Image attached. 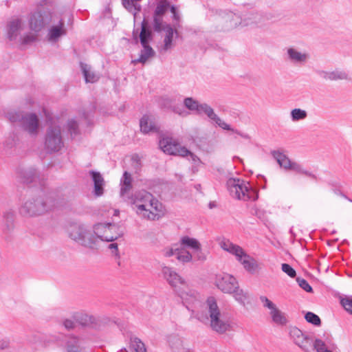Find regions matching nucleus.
I'll return each instance as SVG.
<instances>
[{
	"label": "nucleus",
	"instance_id": "nucleus-51",
	"mask_svg": "<svg viewBox=\"0 0 352 352\" xmlns=\"http://www.w3.org/2000/svg\"><path fill=\"white\" fill-rule=\"evenodd\" d=\"M153 29L155 32H160L163 29V16L153 14Z\"/></svg>",
	"mask_w": 352,
	"mask_h": 352
},
{
	"label": "nucleus",
	"instance_id": "nucleus-46",
	"mask_svg": "<svg viewBox=\"0 0 352 352\" xmlns=\"http://www.w3.org/2000/svg\"><path fill=\"white\" fill-rule=\"evenodd\" d=\"M291 118L293 122L305 120L307 117V113L305 110L301 109H294L290 113Z\"/></svg>",
	"mask_w": 352,
	"mask_h": 352
},
{
	"label": "nucleus",
	"instance_id": "nucleus-28",
	"mask_svg": "<svg viewBox=\"0 0 352 352\" xmlns=\"http://www.w3.org/2000/svg\"><path fill=\"white\" fill-rule=\"evenodd\" d=\"M269 314L272 321L276 324L285 326L288 323L287 314L281 311L278 307L272 311H270Z\"/></svg>",
	"mask_w": 352,
	"mask_h": 352
},
{
	"label": "nucleus",
	"instance_id": "nucleus-61",
	"mask_svg": "<svg viewBox=\"0 0 352 352\" xmlns=\"http://www.w3.org/2000/svg\"><path fill=\"white\" fill-rule=\"evenodd\" d=\"M19 142V139L16 137V134H11L6 141V145L10 148L14 146L17 142Z\"/></svg>",
	"mask_w": 352,
	"mask_h": 352
},
{
	"label": "nucleus",
	"instance_id": "nucleus-23",
	"mask_svg": "<svg viewBox=\"0 0 352 352\" xmlns=\"http://www.w3.org/2000/svg\"><path fill=\"white\" fill-rule=\"evenodd\" d=\"M140 126L141 131L145 134L158 131V127L155 124L154 118L147 115L143 116L140 119Z\"/></svg>",
	"mask_w": 352,
	"mask_h": 352
},
{
	"label": "nucleus",
	"instance_id": "nucleus-9",
	"mask_svg": "<svg viewBox=\"0 0 352 352\" xmlns=\"http://www.w3.org/2000/svg\"><path fill=\"white\" fill-rule=\"evenodd\" d=\"M177 294L189 311H194V308L201 302L200 295L195 290L189 288L187 284L186 287L177 289Z\"/></svg>",
	"mask_w": 352,
	"mask_h": 352
},
{
	"label": "nucleus",
	"instance_id": "nucleus-15",
	"mask_svg": "<svg viewBox=\"0 0 352 352\" xmlns=\"http://www.w3.org/2000/svg\"><path fill=\"white\" fill-rule=\"evenodd\" d=\"M162 272L163 277L166 280L168 284L174 288L177 293V289L186 287V281L181 277L173 268L167 266L162 267Z\"/></svg>",
	"mask_w": 352,
	"mask_h": 352
},
{
	"label": "nucleus",
	"instance_id": "nucleus-2",
	"mask_svg": "<svg viewBox=\"0 0 352 352\" xmlns=\"http://www.w3.org/2000/svg\"><path fill=\"white\" fill-rule=\"evenodd\" d=\"M54 207V201L47 195H36L26 198L19 208L21 216L26 218L43 215Z\"/></svg>",
	"mask_w": 352,
	"mask_h": 352
},
{
	"label": "nucleus",
	"instance_id": "nucleus-47",
	"mask_svg": "<svg viewBox=\"0 0 352 352\" xmlns=\"http://www.w3.org/2000/svg\"><path fill=\"white\" fill-rule=\"evenodd\" d=\"M134 0H122V3L129 12L135 14L140 10V6L134 3Z\"/></svg>",
	"mask_w": 352,
	"mask_h": 352
},
{
	"label": "nucleus",
	"instance_id": "nucleus-8",
	"mask_svg": "<svg viewBox=\"0 0 352 352\" xmlns=\"http://www.w3.org/2000/svg\"><path fill=\"white\" fill-rule=\"evenodd\" d=\"M45 148L50 152H56L63 146L60 127L58 125H51L46 131Z\"/></svg>",
	"mask_w": 352,
	"mask_h": 352
},
{
	"label": "nucleus",
	"instance_id": "nucleus-58",
	"mask_svg": "<svg viewBox=\"0 0 352 352\" xmlns=\"http://www.w3.org/2000/svg\"><path fill=\"white\" fill-rule=\"evenodd\" d=\"M37 35L33 33H29L25 35L21 38V43L23 45H28L33 42H34L36 40Z\"/></svg>",
	"mask_w": 352,
	"mask_h": 352
},
{
	"label": "nucleus",
	"instance_id": "nucleus-50",
	"mask_svg": "<svg viewBox=\"0 0 352 352\" xmlns=\"http://www.w3.org/2000/svg\"><path fill=\"white\" fill-rule=\"evenodd\" d=\"M313 346L317 352H332L327 348L324 342L320 339H316L313 344Z\"/></svg>",
	"mask_w": 352,
	"mask_h": 352
},
{
	"label": "nucleus",
	"instance_id": "nucleus-49",
	"mask_svg": "<svg viewBox=\"0 0 352 352\" xmlns=\"http://www.w3.org/2000/svg\"><path fill=\"white\" fill-rule=\"evenodd\" d=\"M131 348L133 352H146L144 344L137 338L132 340Z\"/></svg>",
	"mask_w": 352,
	"mask_h": 352
},
{
	"label": "nucleus",
	"instance_id": "nucleus-5",
	"mask_svg": "<svg viewBox=\"0 0 352 352\" xmlns=\"http://www.w3.org/2000/svg\"><path fill=\"white\" fill-rule=\"evenodd\" d=\"M227 188L230 195L237 199L249 201L258 199L256 191L249 186L248 183L239 179L230 178L228 179Z\"/></svg>",
	"mask_w": 352,
	"mask_h": 352
},
{
	"label": "nucleus",
	"instance_id": "nucleus-30",
	"mask_svg": "<svg viewBox=\"0 0 352 352\" xmlns=\"http://www.w3.org/2000/svg\"><path fill=\"white\" fill-rule=\"evenodd\" d=\"M86 232L87 233L84 235L83 238H82V239L80 240L78 243L83 246L92 248L98 243L97 236H96L94 232V228L91 229L88 228Z\"/></svg>",
	"mask_w": 352,
	"mask_h": 352
},
{
	"label": "nucleus",
	"instance_id": "nucleus-3",
	"mask_svg": "<svg viewBox=\"0 0 352 352\" xmlns=\"http://www.w3.org/2000/svg\"><path fill=\"white\" fill-rule=\"evenodd\" d=\"M208 317L197 316V318L202 322H208L211 329L220 334L232 329L230 320L221 312L216 300L213 297L208 298L206 302Z\"/></svg>",
	"mask_w": 352,
	"mask_h": 352
},
{
	"label": "nucleus",
	"instance_id": "nucleus-12",
	"mask_svg": "<svg viewBox=\"0 0 352 352\" xmlns=\"http://www.w3.org/2000/svg\"><path fill=\"white\" fill-rule=\"evenodd\" d=\"M159 144L161 149L168 155L184 157L189 153V150L186 147L181 146L171 138L166 137L162 138L160 140Z\"/></svg>",
	"mask_w": 352,
	"mask_h": 352
},
{
	"label": "nucleus",
	"instance_id": "nucleus-33",
	"mask_svg": "<svg viewBox=\"0 0 352 352\" xmlns=\"http://www.w3.org/2000/svg\"><path fill=\"white\" fill-rule=\"evenodd\" d=\"M143 49L140 52V57L133 60V63H140L144 64L148 58L153 57L155 56V51L153 48L149 45V44H146L144 45H142Z\"/></svg>",
	"mask_w": 352,
	"mask_h": 352
},
{
	"label": "nucleus",
	"instance_id": "nucleus-18",
	"mask_svg": "<svg viewBox=\"0 0 352 352\" xmlns=\"http://www.w3.org/2000/svg\"><path fill=\"white\" fill-rule=\"evenodd\" d=\"M168 342L174 352H191L192 351L190 343L177 334L170 335Z\"/></svg>",
	"mask_w": 352,
	"mask_h": 352
},
{
	"label": "nucleus",
	"instance_id": "nucleus-36",
	"mask_svg": "<svg viewBox=\"0 0 352 352\" xmlns=\"http://www.w3.org/2000/svg\"><path fill=\"white\" fill-rule=\"evenodd\" d=\"M80 67L86 82L93 83L98 81L99 76L92 71L89 65L81 63Z\"/></svg>",
	"mask_w": 352,
	"mask_h": 352
},
{
	"label": "nucleus",
	"instance_id": "nucleus-44",
	"mask_svg": "<svg viewBox=\"0 0 352 352\" xmlns=\"http://www.w3.org/2000/svg\"><path fill=\"white\" fill-rule=\"evenodd\" d=\"M298 174H302L312 179H316V176L308 170H305L302 166L297 162H293L289 169Z\"/></svg>",
	"mask_w": 352,
	"mask_h": 352
},
{
	"label": "nucleus",
	"instance_id": "nucleus-40",
	"mask_svg": "<svg viewBox=\"0 0 352 352\" xmlns=\"http://www.w3.org/2000/svg\"><path fill=\"white\" fill-rule=\"evenodd\" d=\"M37 170L34 168H28L23 169L20 172L21 177L23 181L26 183H30L34 181L37 177Z\"/></svg>",
	"mask_w": 352,
	"mask_h": 352
},
{
	"label": "nucleus",
	"instance_id": "nucleus-17",
	"mask_svg": "<svg viewBox=\"0 0 352 352\" xmlns=\"http://www.w3.org/2000/svg\"><path fill=\"white\" fill-rule=\"evenodd\" d=\"M318 76L326 81H340L349 79V74L341 68H336L333 70H320Z\"/></svg>",
	"mask_w": 352,
	"mask_h": 352
},
{
	"label": "nucleus",
	"instance_id": "nucleus-43",
	"mask_svg": "<svg viewBox=\"0 0 352 352\" xmlns=\"http://www.w3.org/2000/svg\"><path fill=\"white\" fill-rule=\"evenodd\" d=\"M184 104L188 109L196 111L197 113H198L199 107L201 106V103L191 97L186 98L184 100Z\"/></svg>",
	"mask_w": 352,
	"mask_h": 352
},
{
	"label": "nucleus",
	"instance_id": "nucleus-64",
	"mask_svg": "<svg viewBox=\"0 0 352 352\" xmlns=\"http://www.w3.org/2000/svg\"><path fill=\"white\" fill-rule=\"evenodd\" d=\"M109 248L111 250L112 253L116 254V255H118V244L117 243H111L109 245Z\"/></svg>",
	"mask_w": 352,
	"mask_h": 352
},
{
	"label": "nucleus",
	"instance_id": "nucleus-29",
	"mask_svg": "<svg viewBox=\"0 0 352 352\" xmlns=\"http://www.w3.org/2000/svg\"><path fill=\"white\" fill-rule=\"evenodd\" d=\"M94 184V192L97 196H100L103 194V186L104 184V181L101 175V174L98 172H95L94 170L90 172Z\"/></svg>",
	"mask_w": 352,
	"mask_h": 352
},
{
	"label": "nucleus",
	"instance_id": "nucleus-32",
	"mask_svg": "<svg viewBox=\"0 0 352 352\" xmlns=\"http://www.w3.org/2000/svg\"><path fill=\"white\" fill-rule=\"evenodd\" d=\"M236 301L243 306H245L248 302L250 299V294L248 292L241 289L239 284L237 285V289H234V292L231 294Z\"/></svg>",
	"mask_w": 352,
	"mask_h": 352
},
{
	"label": "nucleus",
	"instance_id": "nucleus-38",
	"mask_svg": "<svg viewBox=\"0 0 352 352\" xmlns=\"http://www.w3.org/2000/svg\"><path fill=\"white\" fill-rule=\"evenodd\" d=\"M176 258L183 263H188L192 260V254L186 250L182 245L177 244V250L176 252Z\"/></svg>",
	"mask_w": 352,
	"mask_h": 352
},
{
	"label": "nucleus",
	"instance_id": "nucleus-54",
	"mask_svg": "<svg viewBox=\"0 0 352 352\" xmlns=\"http://www.w3.org/2000/svg\"><path fill=\"white\" fill-rule=\"evenodd\" d=\"M259 298L263 304V306L265 308L269 309L270 311H272L273 310L277 308L276 305L272 301L268 299L266 296H260Z\"/></svg>",
	"mask_w": 352,
	"mask_h": 352
},
{
	"label": "nucleus",
	"instance_id": "nucleus-63",
	"mask_svg": "<svg viewBox=\"0 0 352 352\" xmlns=\"http://www.w3.org/2000/svg\"><path fill=\"white\" fill-rule=\"evenodd\" d=\"M169 8L170 9V12L173 13V19L177 21L179 20V16L177 12L176 7L175 6H170Z\"/></svg>",
	"mask_w": 352,
	"mask_h": 352
},
{
	"label": "nucleus",
	"instance_id": "nucleus-14",
	"mask_svg": "<svg viewBox=\"0 0 352 352\" xmlns=\"http://www.w3.org/2000/svg\"><path fill=\"white\" fill-rule=\"evenodd\" d=\"M289 335L293 342L301 349L306 352L312 351L311 340L300 329L296 327H291L289 329Z\"/></svg>",
	"mask_w": 352,
	"mask_h": 352
},
{
	"label": "nucleus",
	"instance_id": "nucleus-53",
	"mask_svg": "<svg viewBox=\"0 0 352 352\" xmlns=\"http://www.w3.org/2000/svg\"><path fill=\"white\" fill-rule=\"evenodd\" d=\"M177 250V244H174L171 246L164 248L162 250V254L164 257H171L173 256H176V252Z\"/></svg>",
	"mask_w": 352,
	"mask_h": 352
},
{
	"label": "nucleus",
	"instance_id": "nucleus-39",
	"mask_svg": "<svg viewBox=\"0 0 352 352\" xmlns=\"http://www.w3.org/2000/svg\"><path fill=\"white\" fill-rule=\"evenodd\" d=\"M180 245L183 247L186 246L191 248L195 252H198L201 250L199 242L197 239L188 236L182 237Z\"/></svg>",
	"mask_w": 352,
	"mask_h": 352
},
{
	"label": "nucleus",
	"instance_id": "nucleus-7",
	"mask_svg": "<svg viewBox=\"0 0 352 352\" xmlns=\"http://www.w3.org/2000/svg\"><path fill=\"white\" fill-rule=\"evenodd\" d=\"M57 340L65 352H85L88 348L84 338L73 334L65 336L62 339L58 336Z\"/></svg>",
	"mask_w": 352,
	"mask_h": 352
},
{
	"label": "nucleus",
	"instance_id": "nucleus-41",
	"mask_svg": "<svg viewBox=\"0 0 352 352\" xmlns=\"http://www.w3.org/2000/svg\"><path fill=\"white\" fill-rule=\"evenodd\" d=\"M252 21L250 22H246V25H255L258 26H262L265 24V21L270 19V17L267 14H263L259 12H252Z\"/></svg>",
	"mask_w": 352,
	"mask_h": 352
},
{
	"label": "nucleus",
	"instance_id": "nucleus-27",
	"mask_svg": "<svg viewBox=\"0 0 352 352\" xmlns=\"http://www.w3.org/2000/svg\"><path fill=\"white\" fill-rule=\"evenodd\" d=\"M221 248L236 256V260L240 257L242 254L245 252L243 249L238 245L234 244L229 240H223L220 243Z\"/></svg>",
	"mask_w": 352,
	"mask_h": 352
},
{
	"label": "nucleus",
	"instance_id": "nucleus-55",
	"mask_svg": "<svg viewBox=\"0 0 352 352\" xmlns=\"http://www.w3.org/2000/svg\"><path fill=\"white\" fill-rule=\"evenodd\" d=\"M68 130L72 136H75L78 133V124L74 120H70L67 123Z\"/></svg>",
	"mask_w": 352,
	"mask_h": 352
},
{
	"label": "nucleus",
	"instance_id": "nucleus-20",
	"mask_svg": "<svg viewBox=\"0 0 352 352\" xmlns=\"http://www.w3.org/2000/svg\"><path fill=\"white\" fill-rule=\"evenodd\" d=\"M226 22H229V25L228 29L236 28L238 25H241L243 27L248 26L249 25H246V22H250L252 21V12L247 13L243 14V16H240L234 14L231 12L227 14L226 17Z\"/></svg>",
	"mask_w": 352,
	"mask_h": 352
},
{
	"label": "nucleus",
	"instance_id": "nucleus-52",
	"mask_svg": "<svg viewBox=\"0 0 352 352\" xmlns=\"http://www.w3.org/2000/svg\"><path fill=\"white\" fill-rule=\"evenodd\" d=\"M305 320L316 326H319L321 324L320 318L316 314L312 312H307L305 316Z\"/></svg>",
	"mask_w": 352,
	"mask_h": 352
},
{
	"label": "nucleus",
	"instance_id": "nucleus-21",
	"mask_svg": "<svg viewBox=\"0 0 352 352\" xmlns=\"http://www.w3.org/2000/svg\"><path fill=\"white\" fill-rule=\"evenodd\" d=\"M67 30L65 27V22L60 19L58 24L52 26L48 31L47 39L50 42H56L58 39L66 35Z\"/></svg>",
	"mask_w": 352,
	"mask_h": 352
},
{
	"label": "nucleus",
	"instance_id": "nucleus-57",
	"mask_svg": "<svg viewBox=\"0 0 352 352\" xmlns=\"http://www.w3.org/2000/svg\"><path fill=\"white\" fill-rule=\"evenodd\" d=\"M281 269L283 272L287 274L289 277L294 278L296 275L294 269L287 263H283L281 265Z\"/></svg>",
	"mask_w": 352,
	"mask_h": 352
},
{
	"label": "nucleus",
	"instance_id": "nucleus-24",
	"mask_svg": "<svg viewBox=\"0 0 352 352\" xmlns=\"http://www.w3.org/2000/svg\"><path fill=\"white\" fill-rule=\"evenodd\" d=\"M109 223H98L94 227V232L97 236V242L100 241H112L113 236L109 235Z\"/></svg>",
	"mask_w": 352,
	"mask_h": 352
},
{
	"label": "nucleus",
	"instance_id": "nucleus-1",
	"mask_svg": "<svg viewBox=\"0 0 352 352\" xmlns=\"http://www.w3.org/2000/svg\"><path fill=\"white\" fill-rule=\"evenodd\" d=\"M132 210L141 218L156 221L162 217V205L151 193L142 190L131 199Z\"/></svg>",
	"mask_w": 352,
	"mask_h": 352
},
{
	"label": "nucleus",
	"instance_id": "nucleus-35",
	"mask_svg": "<svg viewBox=\"0 0 352 352\" xmlns=\"http://www.w3.org/2000/svg\"><path fill=\"white\" fill-rule=\"evenodd\" d=\"M152 39V32L148 27L147 21L144 19L141 24V32L140 34V40L142 45L148 44Z\"/></svg>",
	"mask_w": 352,
	"mask_h": 352
},
{
	"label": "nucleus",
	"instance_id": "nucleus-22",
	"mask_svg": "<svg viewBox=\"0 0 352 352\" xmlns=\"http://www.w3.org/2000/svg\"><path fill=\"white\" fill-rule=\"evenodd\" d=\"M22 30V21L20 19L11 20L7 26L8 38L10 41L16 40Z\"/></svg>",
	"mask_w": 352,
	"mask_h": 352
},
{
	"label": "nucleus",
	"instance_id": "nucleus-45",
	"mask_svg": "<svg viewBox=\"0 0 352 352\" xmlns=\"http://www.w3.org/2000/svg\"><path fill=\"white\" fill-rule=\"evenodd\" d=\"M170 8V3L166 0H160L156 6L154 13L155 15L163 16L166 14L168 8Z\"/></svg>",
	"mask_w": 352,
	"mask_h": 352
},
{
	"label": "nucleus",
	"instance_id": "nucleus-6",
	"mask_svg": "<svg viewBox=\"0 0 352 352\" xmlns=\"http://www.w3.org/2000/svg\"><path fill=\"white\" fill-rule=\"evenodd\" d=\"M72 318L76 323L94 329H100L110 322V319L108 317L94 316L84 312H75L72 314Z\"/></svg>",
	"mask_w": 352,
	"mask_h": 352
},
{
	"label": "nucleus",
	"instance_id": "nucleus-59",
	"mask_svg": "<svg viewBox=\"0 0 352 352\" xmlns=\"http://www.w3.org/2000/svg\"><path fill=\"white\" fill-rule=\"evenodd\" d=\"M296 281L298 283V285L305 291L307 292H312V287L310 286V285L308 283V282L301 278H297Z\"/></svg>",
	"mask_w": 352,
	"mask_h": 352
},
{
	"label": "nucleus",
	"instance_id": "nucleus-25",
	"mask_svg": "<svg viewBox=\"0 0 352 352\" xmlns=\"http://www.w3.org/2000/svg\"><path fill=\"white\" fill-rule=\"evenodd\" d=\"M237 261L241 263L243 266L244 269L249 273L253 274L256 272L258 268V264L256 261L245 252L239 257Z\"/></svg>",
	"mask_w": 352,
	"mask_h": 352
},
{
	"label": "nucleus",
	"instance_id": "nucleus-13",
	"mask_svg": "<svg viewBox=\"0 0 352 352\" xmlns=\"http://www.w3.org/2000/svg\"><path fill=\"white\" fill-rule=\"evenodd\" d=\"M16 212L14 209H6L2 213V233L6 241L11 239V234L15 228Z\"/></svg>",
	"mask_w": 352,
	"mask_h": 352
},
{
	"label": "nucleus",
	"instance_id": "nucleus-10",
	"mask_svg": "<svg viewBox=\"0 0 352 352\" xmlns=\"http://www.w3.org/2000/svg\"><path fill=\"white\" fill-rule=\"evenodd\" d=\"M214 284L223 293L230 294L234 289H237L239 282L234 276L221 273L215 276Z\"/></svg>",
	"mask_w": 352,
	"mask_h": 352
},
{
	"label": "nucleus",
	"instance_id": "nucleus-48",
	"mask_svg": "<svg viewBox=\"0 0 352 352\" xmlns=\"http://www.w3.org/2000/svg\"><path fill=\"white\" fill-rule=\"evenodd\" d=\"M131 348L133 352H146L144 344L137 338L132 340Z\"/></svg>",
	"mask_w": 352,
	"mask_h": 352
},
{
	"label": "nucleus",
	"instance_id": "nucleus-31",
	"mask_svg": "<svg viewBox=\"0 0 352 352\" xmlns=\"http://www.w3.org/2000/svg\"><path fill=\"white\" fill-rule=\"evenodd\" d=\"M132 181L131 175L127 171H125L120 179V195L122 197H124L131 190Z\"/></svg>",
	"mask_w": 352,
	"mask_h": 352
},
{
	"label": "nucleus",
	"instance_id": "nucleus-60",
	"mask_svg": "<svg viewBox=\"0 0 352 352\" xmlns=\"http://www.w3.org/2000/svg\"><path fill=\"white\" fill-rule=\"evenodd\" d=\"M341 304L346 311L352 314V297L342 299Z\"/></svg>",
	"mask_w": 352,
	"mask_h": 352
},
{
	"label": "nucleus",
	"instance_id": "nucleus-56",
	"mask_svg": "<svg viewBox=\"0 0 352 352\" xmlns=\"http://www.w3.org/2000/svg\"><path fill=\"white\" fill-rule=\"evenodd\" d=\"M62 324L67 330H73L76 328V321L73 319L72 316L71 318H65L62 320Z\"/></svg>",
	"mask_w": 352,
	"mask_h": 352
},
{
	"label": "nucleus",
	"instance_id": "nucleus-34",
	"mask_svg": "<svg viewBox=\"0 0 352 352\" xmlns=\"http://www.w3.org/2000/svg\"><path fill=\"white\" fill-rule=\"evenodd\" d=\"M272 155L280 167L285 170L289 169L293 162L291 161L287 156L278 151H272Z\"/></svg>",
	"mask_w": 352,
	"mask_h": 352
},
{
	"label": "nucleus",
	"instance_id": "nucleus-37",
	"mask_svg": "<svg viewBox=\"0 0 352 352\" xmlns=\"http://www.w3.org/2000/svg\"><path fill=\"white\" fill-rule=\"evenodd\" d=\"M166 35L164 39V45L163 50L164 51H167L172 48L173 46V35L174 33L177 34L176 30H174L173 28H171L169 25H167L165 28Z\"/></svg>",
	"mask_w": 352,
	"mask_h": 352
},
{
	"label": "nucleus",
	"instance_id": "nucleus-4",
	"mask_svg": "<svg viewBox=\"0 0 352 352\" xmlns=\"http://www.w3.org/2000/svg\"><path fill=\"white\" fill-rule=\"evenodd\" d=\"M7 118L12 123H19L20 127L30 136L36 137L40 129L38 117L33 113L10 111L6 114Z\"/></svg>",
	"mask_w": 352,
	"mask_h": 352
},
{
	"label": "nucleus",
	"instance_id": "nucleus-11",
	"mask_svg": "<svg viewBox=\"0 0 352 352\" xmlns=\"http://www.w3.org/2000/svg\"><path fill=\"white\" fill-rule=\"evenodd\" d=\"M52 20V14L47 10H39L32 13L29 19L30 28L35 32H40Z\"/></svg>",
	"mask_w": 352,
	"mask_h": 352
},
{
	"label": "nucleus",
	"instance_id": "nucleus-19",
	"mask_svg": "<svg viewBox=\"0 0 352 352\" xmlns=\"http://www.w3.org/2000/svg\"><path fill=\"white\" fill-rule=\"evenodd\" d=\"M287 60L292 64L302 65L309 59V54L305 51H300L294 47H289L287 49Z\"/></svg>",
	"mask_w": 352,
	"mask_h": 352
},
{
	"label": "nucleus",
	"instance_id": "nucleus-16",
	"mask_svg": "<svg viewBox=\"0 0 352 352\" xmlns=\"http://www.w3.org/2000/svg\"><path fill=\"white\" fill-rule=\"evenodd\" d=\"M199 115L205 114L208 116L211 121L214 122L219 127L224 130L234 131V129L232 128L228 124L222 120L214 112L212 107L209 106L206 103H201V106L199 107L198 111Z\"/></svg>",
	"mask_w": 352,
	"mask_h": 352
},
{
	"label": "nucleus",
	"instance_id": "nucleus-42",
	"mask_svg": "<svg viewBox=\"0 0 352 352\" xmlns=\"http://www.w3.org/2000/svg\"><path fill=\"white\" fill-rule=\"evenodd\" d=\"M108 229L109 235L113 236L112 241L116 240L119 237H121L124 234V232L122 230L121 227L116 223H109Z\"/></svg>",
	"mask_w": 352,
	"mask_h": 352
},
{
	"label": "nucleus",
	"instance_id": "nucleus-62",
	"mask_svg": "<svg viewBox=\"0 0 352 352\" xmlns=\"http://www.w3.org/2000/svg\"><path fill=\"white\" fill-rule=\"evenodd\" d=\"M184 157H189V160H191L195 164H197L199 162V159L190 151L189 153H187Z\"/></svg>",
	"mask_w": 352,
	"mask_h": 352
},
{
	"label": "nucleus",
	"instance_id": "nucleus-26",
	"mask_svg": "<svg viewBox=\"0 0 352 352\" xmlns=\"http://www.w3.org/2000/svg\"><path fill=\"white\" fill-rule=\"evenodd\" d=\"M87 226L82 224L72 225L69 228V236L72 240L78 243L87 233Z\"/></svg>",
	"mask_w": 352,
	"mask_h": 352
}]
</instances>
